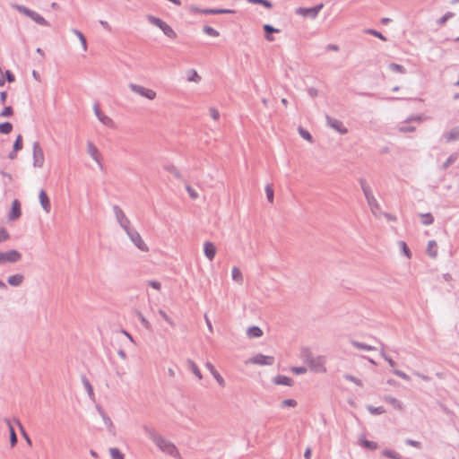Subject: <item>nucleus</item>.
<instances>
[{"mask_svg": "<svg viewBox=\"0 0 459 459\" xmlns=\"http://www.w3.org/2000/svg\"><path fill=\"white\" fill-rule=\"evenodd\" d=\"M144 434L164 453L173 456L178 457L179 452L176 446L165 439L161 435H160L154 429L149 427L148 425H143L142 427Z\"/></svg>", "mask_w": 459, "mask_h": 459, "instance_id": "1", "label": "nucleus"}, {"mask_svg": "<svg viewBox=\"0 0 459 459\" xmlns=\"http://www.w3.org/2000/svg\"><path fill=\"white\" fill-rule=\"evenodd\" d=\"M146 18L150 23L160 29L167 37L170 39L177 38V33L175 32V30L160 18H158L152 14H148Z\"/></svg>", "mask_w": 459, "mask_h": 459, "instance_id": "2", "label": "nucleus"}, {"mask_svg": "<svg viewBox=\"0 0 459 459\" xmlns=\"http://www.w3.org/2000/svg\"><path fill=\"white\" fill-rule=\"evenodd\" d=\"M33 166L41 168L44 164L45 157L44 152L38 141L33 143L32 145Z\"/></svg>", "mask_w": 459, "mask_h": 459, "instance_id": "3", "label": "nucleus"}, {"mask_svg": "<svg viewBox=\"0 0 459 459\" xmlns=\"http://www.w3.org/2000/svg\"><path fill=\"white\" fill-rule=\"evenodd\" d=\"M22 259V254L15 249H11L6 252H0V264L4 263H17Z\"/></svg>", "mask_w": 459, "mask_h": 459, "instance_id": "4", "label": "nucleus"}, {"mask_svg": "<svg viewBox=\"0 0 459 459\" xmlns=\"http://www.w3.org/2000/svg\"><path fill=\"white\" fill-rule=\"evenodd\" d=\"M20 13L25 14L26 16L31 18L36 23L43 26H47L48 23L45 20L43 16H41L39 13H36L35 11H32L25 6H17Z\"/></svg>", "mask_w": 459, "mask_h": 459, "instance_id": "5", "label": "nucleus"}, {"mask_svg": "<svg viewBox=\"0 0 459 459\" xmlns=\"http://www.w3.org/2000/svg\"><path fill=\"white\" fill-rule=\"evenodd\" d=\"M129 88L134 93L139 94L142 97H144L148 100H152L156 98V92L152 89H147L142 85L135 84V83H130Z\"/></svg>", "mask_w": 459, "mask_h": 459, "instance_id": "6", "label": "nucleus"}, {"mask_svg": "<svg viewBox=\"0 0 459 459\" xmlns=\"http://www.w3.org/2000/svg\"><path fill=\"white\" fill-rule=\"evenodd\" d=\"M323 6V4H319L313 7H299L296 9V13L302 15L303 17L315 19L318 15Z\"/></svg>", "mask_w": 459, "mask_h": 459, "instance_id": "7", "label": "nucleus"}, {"mask_svg": "<svg viewBox=\"0 0 459 459\" xmlns=\"http://www.w3.org/2000/svg\"><path fill=\"white\" fill-rule=\"evenodd\" d=\"M131 241L142 251H148V247L142 239L140 234L134 229L126 231Z\"/></svg>", "mask_w": 459, "mask_h": 459, "instance_id": "8", "label": "nucleus"}, {"mask_svg": "<svg viewBox=\"0 0 459 459\" xmlns=\"http://www.w3.org/2000/svg\"><path fill=\"white\" fill-rule=\"evenodd\" d=\"M113 211L116 215V219L119 225L125 230V231L128 230L130 228V221L126 216L122 209L118 205L113 206Z\"/></svg>", "mask_w": 459, "mask_h": 459, "instance_id": "9", "label": "nucleus"}, {"mask_svg": "<svg viewBox=\"0 0 459 459\" xmlns=\"http://www.w3.org/2000/svg\"><path fill=\"white\" fill-rule=\"evenodd\" d=\"M275 359L273 356H266L264 354H256L249 359V362L256 365H266L271 366L274 363Z\"/></svg>", "mask_w": 459, "mask_h": 459, "instance_id": "10", "label": "nucleus"}, {"mask_svg": "<svg viewBox=\"0 0 459 459\" xmlns=\"http://www.w3.org/2000/svg\"><path fill=\"white\" fill-rule=\"evenodd\" d=\"M325 119L327 126H329L331 128L334 129L342 134H346L348 133V129L343 126L342 121L336 118H333L329 115L325 116Z\"/></svg>", "mask_w": 459, "mask_h": 459, "instance_id": "11", "label": "nucleus"}, {"mask_svg": "<svg viewBox=\"0 0 459 459\" xmlns=\"http://www.w3.org/2000/svg\"><path fill=\"white\" fill-rule=\"evenodd\" d=\"M22 215V204L18 199L12 202L11 210L8 214L9 221H17Z\"/></svg>", "mask_w": 459, "mask_h": 459, "instance_id": "12", "label": "nucleus"}, {"mask_svg": "<svg viewBox=\"0 0 459 459\" xmlns=\"http://www.w3.org/2000/svg\"><path fill=\"white\" fill-rule=\"evenodd\" d=\"M87 152L99 164L100 168L102 169L103 164L100 160V153L99 152V149L91 141H88L87 143Z\"/></svg>", "mask_w": 459, "mask_h": 459, "instance_id": "13", "label": "nucleus"}, {"mask_svg": "<svg viewBox=\"0 0 459 459\" xmlns=\"http://www.w3.org/2000/svg\"><path fill=\"white\" fill-rule=\"evenodd\" d=\"M93 109H94V113H95L96 117H98V119H99V120H100L103 125H105V126H109V127H112V126H114V122H113V120H112L109 117H108V116L104 115V114L101 112V110H100V107H99V104H98V103H96V104L94 105Z\"/></svg>", "mask_w": 459, "mask_h": 459, "instance_id": "14", "label": "nucleus"}, {"mask_svg": "<svg viewBox=\"0 0 459 459\" xmlns=\"http://www.w3.org/2000/svg\"><path fill=\"white\" fill-rule=\"evenodd\" d=\"M324 364H325L324 358L321 357V356H318L316 358H314V359L312 361H310L308 366L314 371H316V372H325L326 369H325Z\"/></svg>", "mask_w": 459, "mask_h": 459, "instance_id": "15", "label": "nucleus"}, {"mask_svg": "<svg viewBox=\"0 0 459 459\" xmlns=\"http://www.w3.org/2000/svg\"><path fill=\"white\" fill-rule=\"evenodd\" d=\"M39 203L46 212H49L51 209V204L49 197L48 196L45 190L41 189L39 195Z\"/></svg>", "mask_w": 459, "mask_h": 459, "instance_id": "16", "label": "nucleus"}, {"mask_svg": "<svg viewBox=\"0 0 459 459\" xmlns=\"http://www.w3.org/2000/svg\"><path fill=\"white\" fill-rule=\"evenodd\" d=\"M216 247L213 243L210 241H206L204 245V253L205 256L210 260L212 261L216 255Z\"/></svg>", "mask_w": 459, "mask_h": 459, "instance_id": "17", "label": "nucleus"}, {"mask_svg": "<svg viewBox=\"0 0 459 459\" xmlns=\"http://www.w3.org/2000/svg\"><path fill=\"white\" fill-rule=\"evenodd\" d=\"M273 383L275 385L292 386L294 385V381L292 378L283 376L278 375L272 379Z\"/></svg>", "mask_w": 459, "mask_h": 459, "instance_id": "18", "label": "nucleus"}, {"mask_svg": "<svg viewBox=\"0 0 459 459\" xmlns=\"http://www.w3.org/2000/svg\"><path fill=\"white\" fill-rule=\"evenodd\" d=\"M263 29H264V38L268 40V41H273L274 40V38L272 36L273 33H278L280 32V30L277 29V28H274L273 25L271 24H264L263 26Z\"/></svg>", "mask_w": 459, "mask_h": 459, "instance_id": "19", "label": "nucleus"}, {"mask_svg": "<svg viewBox=\"0 0 459 459\" xmlns=\"http://www.w3.org/2000/svg\"><path fill=\"white\" fill-rule=\"evenodd\" d=\"M206 368L210 370L211 374L213 376V377L217 380L218 384L221 386L225 385V381L223 377L219 374V372L215 369L213 365L210 362L206 363Z\"/></svg>", "mask_w": 459, "mask_h": 459, "instance_id": "20", "label": "nucleus"}, {"mask_svg": "<svg viewBox=\"0 0 459 459\" xmlns=\"http://www.w3.org/2000/svg\"><path fill=\"white\" fill-rule=\"evenodd\" d=\"M24 281V276L21 273H16L13 275H11L7 278V282L11 286L18 287L20 286Z\"/></svg>", "mask_w": 459, "mask_h": 459, "instance_id": "21", "label": "nucleus"}, {"mask_svg": "<svg viewBox=\"0 0 459 459\" xmlns=\"http://www.w3.org/2000/svg\"><path fill=\"white\" fill-rule=\"evenodd\" d=\"M81 379H82V383L83 386L85 387V389L87 391V394H88L90 399L94 401L95 394L93 392V387H92L91 384L90 383L89 379L85 376H82Z\"/></svg>", "mask_w": 459, "mask_h": 459, "instance_id": "22", "label": "nucleus"}, {"mask_svg": "<svg viewBox=\"0 0 459 459\" xmlns=\"http://www.w3.org/2000/svg\"><path fill=\"white\" fill-rule=\"evenodd\" d=\"M247 335L249 338H259L263 335V331L259 326L253 325L247 328Z\"/></svg>", "mask_w": 459, "mask_h": 459, "instance_id": "23", "label": "nucleus"}, {"mask_svg": "<svg viewBox=\"0 0 459 459\" xmlns=\"http://www.w3.org/2000/svg\"><path fill=\"white\" fill-rule=\"evenodd\" d=\"M300 358L303 359L304 362L309 364L310 361H312L315 357L313 356V353L309 348L304 347L300 351Z\"/></svg>", "mask_w": 459, "mask_h": 459, "instance_id": "24", "label": "nucleus"}, {"mask_svg": "<svg viewBox=\"0 0 459 459\" xmlns=\"http://www.w3.org/2000/svg\"><path fill=\"white\" fill-rule=\"evenodd\" d=\"M359 445L361 446H363L364 448H366L368 450H371V451L377 450L378 448V445L377 442L368 440L364 437L359 438Z\"/></svg>", "mask_w": 459, "mask_h": 459, "instance_id": "25", "label": "nucleus"}, {"mask_svg": "<svg viewBox=\"0 0 459 459\" xmlns=\"http://www.w3.org/2000/svg\"><path fill=\"white\" fill-rule=\"evenodd\" d=\"M100 416L103 419L104 423L106 424L108 432H110L111 434L115 435L114 424H113L111 419L107 415L105 411H101V415Z\"/></svg>", "mask_w": 459, "mask_h": 459, "instance_id": "26", "label": "nucleus"}, {"mask_svg": "<svg viewBox=\"0 0 459 459\" xmlns=\"http://www.w3.org/2000/svg\"><path fill=\"white\" fill-rule=\"evenodd\" d=\"M446 142H452L459 139V128H453L451 131L444 134Z\"/></svg>", "mask_w": 459, "mask_h": 459, "instance_id": "27", "label": "nucleus"}, {"mask_svg": "<svg viewBox=\"0 0 459 459\" xmlns=\"http://www.w3.org/2000/svg\"><path fill=\"white\" fill-rule=\"evenodd\" d=\"M367 203H368V206L370 207L372 213L375 216H377L378 213L379 214L381 213L380 205L375 197L372 198L370 201H368Z\"/></svg>", "mask_w": 459, "mask_h": 459, "instance_id": "28", "label": "nucleus"}, {"mask_svg": "<svg viewBox=\"0 0 459 459\" xmlns=\"http://www.w3.org/2000/svg\"><path fill=\"white\" fill-rule=\"evenodd\" d=\"M186 363H187L188 368L198 377V379H202L203 378L202 373H201L199 368L197 367V365L194 362V360L188 359L186 360Z\"/></svg>", "mask_w": 459, "mask_h": 459, "instance_id": "29", "label": "nucleus"}, {"mask_svg": "<svg viewBox=\"0 0 459 459\" xmlns=\"http://www.w3.org/2000/svg\"><path fill=\"white\" fill-rule=\"evenodd\" d=\"M6 422L9 426V432H10V445L12 447L15 446L17 442H18V438H17V435H16V432L14 430V428L11 425V422L9 421V420H6Z\"/></svg>", "mask_w": 459, "mask_h": 459, "instance_id": "30", "label": "nucleus"}, {"mask_svg": "<svg viewBox=\"0 0 459 459\" xmlns=\"http://www.w3.org/2000/svg\"><path fill=\"white\" fill-rule=\"evenodd\" d=\"M232 280L238 282V284L243 283V275L239 268L234 266L231 271Z\"/></svg>", "mask_w": 459, "mask_h": 459, "instance_id": "31", "label": "nucleus"}, {"mask_svg": "<svg viewBox=\"0 0 459 459\" xmlns=\"http://www.w3.org/2000/svg\"><path fill=\"white\" fill-rule=\"evenodd\" d=\"M385 401L387 402L388 403H390L394 409L399 410V411L403 410L402 403L395 397L387 395L385 397Z\"/></svg>", "mask_w": 459, "mask_h": 459, "instance_id": "32", "label": "nucleus"}, {"mask_svg": "<svg viewBox=\"0 0 459 459\" xmlns=\"http://www.w3.org/2000/svg\"><path fill=\"white\" fill-rule=\"evenodd\" d=\"M436 247L437 242L435 240H429L427 247V254L432 258H435L437 255Z\"/></svg>", "mask_w": 459, "mask_h": 459, "instance_id": "33", "label": "nucleus"}, {"mask_svg": "<svg viewBox=\"0 0 459 459\" xmlns=\"http://www.w3.org/2000/svg\"><path fill=\"white\" fill-rule=\"evenodd\" d=\"M190 11L193 13H204V14H216V8L214 9H201L196 6H191Z\"/></svg>", "mask_w": 459, "mask_h": 459, "instance_id": "34", "label": "nucleus"}, {"mask_svg": "<svg viewBox=\"0 0 459 459\" xmlns=\"http://www.w3.org/2000/svg\"><path fill=\"white\" fill-rule=\"evenodd\" d=\"M351 343L353 347L359 349V350H366V351H374L376 350L375 347L371 346V345H368V344H366V343H363V342H359L358 341H355V340H351Z\"/></svg>", "mask_w": 459, "mask_h": 459, "instance_id": "35", "label": "nucleus"}, {"mask_svg": "<svg viewBox=\"0 0 459 459\" xmlns=\"http://www.w3.org/2000/svg\"><path fill=\"white\" fill-rule=\"evenodd\" d=\"M164 169L173 174L178 179H182V175L179 170L172 164L164 165Z\"/></svg>", "mask_w": 459, "mask_h": 459, "instance_id": "36", "label": "nucleus"}, {"mask_svg": "<svg viewBox=\"0 0 459 459\" xmlns=\"http://www.w3.org/2000/svg\"><path fill=\"white\" fill-rule=\"evenodd\" d=\"M381 454L384 456L391 458V459H403L402 455L399 453H397L394 450H391V449H384V450H382Z\"/></svg>", "mask_w": 459, "mask_h": 459, "instance_id": "37", "label": "nucleus"}, {"mask_svg": "<svg viewBox=\"0 0 459 459\" xmlns=\"http://www.w3.org/2000/svg\"><path fill=\"white\" fill-rule=\"evenodd\" d=\"M458 158V153L457 152H454L452 153L447 159L442 164V169L444 170L447 169L454 162H455V160H457Z\"/></svg>", "mask_w": 459, "mask_h": 459, "instance_id": "38", "label": "nucleus"}, {"mask_svg": "<svg viewBox=\"0 0 459 459\" xmlns=\"http://www.w3.org/2000/svg\"><path fill=\"white\" fill-rule=\"evenodd\" d=\"M13 124L10 122H3L0 124V134H8L13 131Z\"/></svg>", "mask_w": 459, "mask_h": 459, "instance_id": "39", "label": "nucleus"}, {"mask_svg": "<svg viewBox=\"0 0 459 459\" xmlns=\"http://www.w3.org/2000/svg\"><path fill=\"white\" fill-rule=\"evenodd\" d=\"M187 74V81L189 82H199L201 81V76L195 69L188 70Z\"/></svg>", "mask_w": 459, "mask_h": 459, "instance_id": "40", "label": "nucleus"}, {"mask_svg": "<svg viewBox=\"0 0 459 459\" xmlns=\"http://www.w3.org/2000/svg\"><path fill=\"white\" fill-rule=\"evenodd\" d=\"M298 131H299V135L303 139L308 141L309 143H313V136L307 130H306L302 126H299Z\"/></svg>", "mask_w": 459, "mask_h": 459, "instance_id": "41", "label": "nucleus"}, {"mask_svg": "<svg viewBox=\"0 0 459 459\" xmlns=\"http://www.w3.org/2000/svg\"><path fill=\"white\" fill-rule=\"evenodd\" d=\"M455 16V13H452V12H447L442 17H440L439 19L437 20V24L438 26H444L446 24V22L450 19V18H453Z\"/></svg>", "mask_w": 459, "mask_h": 459, "instance_id": "42", "label": "nucleus"}, {"mask_svg": "<svg viewBox=\"0 0 459 459\" xmlns=\"http://www.w3.org/2000/svg\"><path fill=\"white\" fill-rule=\"evenodd\" d=\"M136 316L138 317V319L140 320L142 325L147 329V330H152V325L151 323L144 317V316L140 312V311H137L136 312Z\"/></svg>", "mask_w": 459, "mask_h": 459, "instance_id": "43", "label": "nucleus"}, {"mask_svg": "<svg viewBox=\"0 0 459 459\" xmlns=\"http://www.w3.org/2000/svg\"><path fill=\"white\" fill-rule=\"evenodd\" d=\"M367 409L372 415H380L385 412L383 406L374 407L373 405H368Z\"/></svg>", "mask_w": 459, "mask_h": 459, "instance_id": "44", "label": "nucleus"}, {"mask_svg": "<svg viewBox=\"0 0 459 459\" xmlns=\"http://www.w3.org/2000/svg\"><path fill=\"white\" fill-rule=\"evenodd\" d=\"M109 454L112 459H125L124 454L117 447L109 448Z\"/></svg>", "mask_w": 459, "mask_h": 459, "instance_id": "45", "label": "nucleus"}, {"mask_svg": "<svg viewBox=\"0 0 459 459\" xmlns=\"http://www.w3.org/2000/svg\"><path fill=\"white\" fill-rule=\"evenodd\" d=\"M420 217L422 218V224L430 225L434 222V217L430 212L421 213Z\"/></svg>", "mask_w": 459, "mask_h": 459, "instance_id": "46", "label": "nucleus"}, {"mask_svg": "<svg viewBox=\"0 0 459 459\" xmlns=\"http://www.w3.org/2000/svg\"><path fill=\"white\" fill-rule=\"evenodd\" d=\"M22 147H23V138H22V134H19L13 143V149L14 150V152H19L22 149Z\"/></svg>", "mask_w": 459, "mask_h": 459, "instance_id": "47", "label": "nucleus"}, {"mask_svg": "<svg viewBox=\"0 0 459 459\" xmlns=\"http://www.w3.org/2000/svg\"><path fill=\"white\" fill-rule=\"evenodd\" d=\"M389 69L394 73H399V74L405 73V68L403 65L396 64V63H390Z\"/></svg>", "mask_w": 459, "mask_h": 459, "instance_id": "48", "label": "nucleus"}, {"mask_svg": "<svg viewBox=\"0 0 459 459\" xmlns=\"http://www.w3.org/2000/svg\"><path fill=\"white\" fill-rule=\"evenodd\" d=\"M74 33L78 37L79 40L82 43L83 50L87 49V40L85 36L78 30L74 29L73 30Z\"/></svg>", "mask_w": 459, "mask_h": 459, "instance_id": "49", "label": "nucleus"}, {"mask_svg": "<svg viewBox=\"0 0 459 459\" xmlns=\"http://www.w3.org/2000/svg\"><path fill=\"white\" fill-rule=\"evenodd\" d=\"M365 33L367 34H369V35H372V36H375L378 39H380L381 40H384L385 41L386 40V38L378 30H374V29H367L365 30Z\"/></svg>", "mask_w": 459, "mask_h": 459, "instance_id": "50", "label": "nucleus"}, {"mask_svg": "<svg viewBox=\"0 0 459 459\" xmlns=\"http://www.w3.org/2000/svg\"><path fill=\"white\" fill-rule=\"evenodd\" d=\"M203 31L209 35V36H212V37H218L220 35L219 31L216 30L215 29H213L212 27L211 26H208V25H205L204 28H203Z\"/></svg>", "mask_w": 459, "mask_h": 459, "instance_id": "51", "label": "nucleus"}, {"mask_svg": "<svg viewBox=\"0 0 459 459\" xmlns=\"http://www.w3.org/2000/svg\"><path fill=\"white\" fill-rule=\"evenodd\" d=\"M399 245L401 247V251L402 253L407 257V258H411V252L410 250V248L408 247V246L406 245V243L404 241H400L399 242Z\"/></svg>", "mask_w": 459, "mask_h": 459, "instance_id": "52", "label": "nucleus"}, {"mask_svg": "<svg viewBox=\"0 0 459 459\" xmlns=\"http://www.w3.org/2000/svg\"><path fill=\"white\" fill-rule=\"evenodd\" d=\"M13 115V108L12 106H6L4 108V109L0 112V117H10Z\"/></svg>", "mask_w": 459, "mask_h": 459, "instance_id": "53", "label": "nucleus"}, {"mask_svg": "<svg viewBox=\"0 0 459 459\" xmlns=\"http://www.w3.org/2000/svg\"><path fill=\"white\" fill-rule=\"evenodd\" d=\"M298 404L297 401L294 399H285L281 403V407H296Z\"/></svg>", "mask_w": 459, "mask_h": 459, "instance_id": "54", "label": "nucleus"}, {"mask_svg": "<svg viewBox=\"0 0 459 459\" xmlns=\"http://www.w3.org/2000/svg\"><path fill=\"white\" fill-rule=\"evenodd\" d=\"M381 345H382V349H381V351H380L381 356L385 359V361L388 362V364L391 367H394L395 366V362L389 356H387L386 353L385 352V346H384V344L381 343Z\"/></svg>", "mask_w": 459, "mask_h": 459, "instance_id": "55", "label": "nucleus"}, {"mask_svg": "<svg viewBox=\"0 0 459 459\" xmlns=\"http://www.w3.org/2000/svg\"><path fill=\"white\" fill-rule=\"evenodd\" d=\"M265 193L268 202L273 203V189L270 185H267L265 186Z\"/></svg>", "mask_w": 459, "mask_h": 459, "instance_id": "56", "label": "nucleus"}, {"mask_svg": "<svg viewBox=\"0 0 459 459\" xmlns=\"http://www.w3.org/2000/svg\"><path fill=\"white\" fill-rule=\"evenodd\" d=\"M344 378H345L346 380H349V381H351V382H353L354 384H356V385H359V386H362V385H363V384H362L361 380H360V379H359V378H357L356 377H354V376H352V375H348V374H347V375H345V376H344Z\"/></svg>", "mask_w": 459, "mask_h": 459, "instance_id": "57", "label": "nucleus"}, {"mask_svg": "<svg viewBox=\"0 0 459 459\" xmlns=\"http://www.w3.org/2000/svg\"><path fill=\"white\" fill-rule=\"evenodd\" d=\"M247 1L249 3H253V4H262V5L265 6L266 8H272V6H273V4L268 0H247Z\"/></svg>", "mask_w": 459, "mask_h": 459, "instance_id": "58", "label": "nucleus"}, {"mask_svg": "<svg viewBox=\"0 0 459 459\" xmlns=\"http://www.w3.org/2000/svg\"><path fill=\"white\" fill-rule=\"evenodd\" d=\"M10 238L8 231L4 228H0V243Z\"/></svg>", "mask_w": 459, "mask_h": 459, "instance_id": "59", "label": "nucleus"}, {"mask_svg": "<svg viewBox=\"0 0 459 459\" xmlns=\"http://www.w3.org/2000/svg\"><path fill=\"white\" fill-rule=\"evenodd\" d=\"M17 423L21 429V431H22V434L24 437V439L26 440V442L28 443V445L31 446V439L30 437H29V435L26 433L23 426L21 424V422L19 420H17Z\"/></svg>", "mask_w": 459, "mask_h": 459, "instance_id": "60", "label": "nucleus"}, {"mask_svg": "<svg viewBox=\"0 0 459 459\" xmlns=\"http://www.w3.org/2000/svg\"><path fill=\"white\" fill-rule=\"evenodd\" d=\"M394 374L399 377H401L402 379H404V380H410V377L404 373L403 371L402 370H399V369H394Z\"/></svg>", "mask_w": 459, "mask_h": 459, "instance_id": "61", "label": "nucleus"}, {"mask_svg": "<svg viewBox=\"0 0 459 459\" xmlns=\"http://www.w3.org/2000/svg\"><path fill=\"white\" fill-rule=\"evenodd\" d=\"M405 444L408 445V446L416 447V448H420L421 447L420 442L413 440V439H410V438H407L405 440Z\"/></svg>", "mask_w": 459, "mask_h": 459, "instance_id": "62", "label": "nucleus"}, {"mask_svg": "<svg viewBox=\"0 0 459 459\" xmlns=\"http://www.w3.org/2000/svg\"><path fill=\"white\" fill-rule=\"evenodd\" d=\"M4 76L8 82H13L15 81V76L10 70H6Z\"/></svg>", "mask_w": 459, "mask_h": 459, "instance_id": "63", "label": "nucleus"}, {"mask_svg": "<svg viewBox=\"0 0 459 459\" xmlns=\"http://www.w3.org/2000/svg\"><path fill=\"white\" fill-rule=\"evenodd\" d=\"M186 189L192 199H196L198 197L197 192L194 188H192L190 186L187 185L186 186Z\"/></svg>", "mask_w": 459, "mask_h": 459, "instance_id": "64", "label": "nucleus"}]
</instances>
